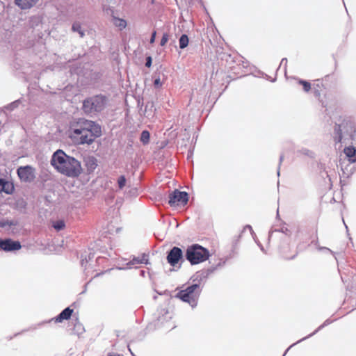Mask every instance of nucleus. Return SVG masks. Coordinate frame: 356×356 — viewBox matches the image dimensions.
<instances>
[{
  "label": "nucleus",
  "instance_id": "15",
  "mask_svg": "<svg viewBox=\"0 0 356 356\" xmlns=\"http://www.w3.org/2000/svg\"><path fill=\"white\" fill-rule=\"evenodd\" d=\"M86 165L90 170H93L97 166V159L93 156H88L86 159Z\"/></svg>",
  "mask_w": 356,
  "mask_h": 356
},
{
  "label": "nucleus",
  "instance_id": "5",
  "mask_svg": "<svg viewBox=\"0 0 356 356\" xmlns=\"http://www.w3.org/2000/svg\"><path fill=\"white\" fill-rule=\"evenodd\" d=\"M106 99L103 95H96L85 99L82 109L86 114L102 111L106 106Z\"/></svg>",
  "mask_w": 356,
  "mask_h": 356
},
{
  "label": "nucleus",
  "instance_id": "4",
  "mask_svg": "<svg viewBox=\"0 0 356 356\" xmlns=\"http://www.w3.org/2000/svg\"><path fill=\"white\" fill-rule=\"evenodd\" d=\"M186 257L192 265L197 264L209 259V252L201 245L195 244L188 247Z\"/></svg>",
  "mask_w": 356,
  "mask_h": 356
},
{
  "label": "nucleus",
  "instance_id": "9",
  "mask_svg": "<svg viewBox=\"0 0 356 356\" xmlns=\"http://www.w3.org/2000/svg\"><path fill=\"white\" fill-rule=\"evenodd\" d=\"M166 259L171 266H176L179 261L184 260L181 249L178 247H173L168 253Z\"/></svg>",
  "mask_w": 356,
  "mask_h": 356
},
{
  "label": "nucleus",
  "instance_id": "2",
  "mask_svg": "<svg viewBox=\"0 0 356 356\" xmlns=\"http://www.w3.org/2000/svg\"><path fill=\"white\" fill-rule=\"evenodd\" d=\"M51 163L58 172L70 177H78L82 171L79 161L60 149L54 153Z\"/></svg>",
  "mask_w": 356,
  "mask_h": 356
},
{
  "label": "nucleus",
  "instance_id": "19",
  "mask_svg": "<svg viewBox=\"0 0 356 356\" xmlns=\"http://www.w3.org/2000/svg\"><path fill=\"white\" fill-rule=\"evenodd\" d=\"M150 134L148 131H143L140 136V141L144 144H148L149 142Z\"/></svg>",
  "mask_w": 356,
  "mask_h": 356
},
{
  "label": "nucleus",
  "instance_id": "10",
  "mask_svg": "<svg viewBox=\"0 0 356 356\" xmlns=\"http://www.w3.org/2000/svg\"><path fill=\"white\" fill-rule=\"evenodd\" d=\"M21 248L22 245L19 241H14L12 239L0 241V249L6 252L19 250Z\"/></svg>",
  "mask_w": 356,
  "mask_h": 356
},
{
  "label": "nucleus",
  "instance_id": "16",
  "mask_svg": "<svg viewBox=\"0 0 356 356\" xmlns=\"http://www.w3.org/2000/svg\"><path fill=\"white\" fill-rule=\"evenodd\" d=\"M148 262V255L143 254L140 257L134 258L131 263L132 264H147Z\"/></svg>",
  "mask_w": 356,
  "mask_h": 356
},
{
  "label": "nucleus",
  "instance_id": "12",
  "mask_svg": "<svg viewBox=\"0 0 356 356\" xmlns=\"http://www.w3.org/2000/svg\"><path fill=\"white\" fill-rule=\"evenodd\" d=\"M15 187L13 182L5 179H0V193L4 192L6 194H12Z\"/></svg>",
  "mask_w": 356,
  "mask_h": 356
},
{
  "label": "nucleus",
  "instance_id": "26",
  "mask_svg": "<svg viewBox=\"0 0 356 356\" xmlns=\"http://www.w3.org/2000/svg\"><path fill=\"white\" fill-rule=\"evenodd\" d=\"M154 86L155 88H161L162 86V82L161 81L160 77L155 79L154 81Z\"/></svg>",
  "mask_w": 356,
  "mask_h": 356
},
{
  "label": "nucleus",
  "instance_id": "23",
  "mask_svg": "<svg viewBox=\"0 0 356 356\" xmlns=\"http://www.w3.org/2000/svg\"><path fill=\"white\" fill-rule=\"evenodd\" d=\"M53 226L55 228V229H56L57 231H60L65 228V224L63 220H58L54 223Z\"/></svg>",
  "mask_w": 356,
  "mask_h": 356
},
{
  "label": "nucleus",
  "instance_id": "14",
  "mask_svg": "<svg viewBox=\"0 0 356 356\" xmlns=\"http://www.w3.org/2000/svg\"><path fill=\"white\" fill-rule=\"evenodd\" d=\"M38 0H15L16 5L21 9H29L33 7Z\"/></svg>",
  "mask_w": 356,
  "mask_h": 356
},
{
  "label": "nucleus",
  "instance_id": "6",
  "mask_svg": "<svg viewBox=\"0 0 356 356\" xmlns=\"http://www.w3.org/2000/svg\"><path fill=\"white\" fill-rule=\"evenodd\" d=\"M200 293V285L194 284L187 286L185 289L181 290L177 293L176 297L184 302H188L191 306H194L197 303Z\"/></svg>",
  "mask_w": 356,
  "mask_h": 356
},
{
  "label": "nucleus",
  "instance_id": "17",
  "mask_svg": "<svg viewBox=\"0 0 356 356\" xmlns=\"http://www.w3.org/2000/svg\"><path fill=\"white\" fill-rule=\"evenodd\" d=\"M113 24L120 29H123L127 26L126 20L115 17H113Z\"/></svg>",
  "mask_w": 356,
  "mask_h": 356
},
{
  "label": "nucleus",
  "instance_id": "11",
  "mask_svg": "<svg viewBox=\"0 0 356 356\" xmlns=\"http://www.w3.org/2000/svg\"><path fill=\"white\" fill-rule=\"evenodd\" d=\"M73 312L74 310L72 309L67 307L63 310L57 316L53 318L51 321H54L55 323H62L63 321L69 320L71 318Z\"/></svg>",
  "mask_w": 356,
  "mask_h": 356
},
{
  "label": "nucleus",
  "instance_id": "20",
  "mask_svg": "<svg viewBox=\"0 0 356 356\" xmlns=\"http://www.w3.org/2000/svg\"><path fill=\"white\" fill-rule=\"evenodd\" d=\"M287 248H288L287 247H284L282 250V254L283 257L286 259H294L297 256L298 252H296L295 254H293L292 255H289L287 253Z\"/></svg>",
  "mask_w": 356,
  "mask_h": 356
},
{
  "label": "nucleus",
  "instance_id": "25",
  "mask_svg": "<svg viewBox=\"0 0 356 356\" xmlns=\"http://www.w3.org/2000/svg\"><path fill=\"white\" fill-rule=\"evenodd\" d=\"M169 40V35L168 33H163L162 38L161 40L160 44L161 46H165Z\"/></svg>",
  "mask_w": 356,
  "mask_h": 356
},
{
  "label": "nucleus",
  "instance_id": "24",
  "mask_svg": "<svg viewBox=\"0 0 356 356\" xmlns=\"http://www.w3.org/2000/svg\"><path fill=\"white\" fill-rule=\"evenodd\" d=\"M118 184L119 188L122 189L124 187V186L126 184V179L124 175H122L118 178Z\"/></svg>",
  "mask_w": 356,
  "mask_h": 356
},
{
  "label": "nucleus",
  "instance_id": "8",
  "mask_svg": "<svg viewBox=\"0 0 356 356\" xmlns=\"http://www.w3.org/2000/svg\"><path fill=\"white\" fill-rule=\"evenodd\" d=\"M17 173L19 179L24 182H31L35 177V169L30 165L19 167Z\"/></svg>",
  "mask_w": 356,
  "mask_h": 356
},
{
  "label": "nucleus",
  "instance_id": "21",
  "mask_svg": "<svg viewBox=\"0 0 356 356\" xmlns=\"http://www.w3.org/2000/svg\"><path fill=\"white\" fill-rule=\"evenodd\" d=\"M298 83L302 85L305 92H309L311 90V83L307 81L298 80Z\"/></svg>",
  "mask_w": 356,
  "mask_h": 356
},
{
  "label": "nucleus",
  "instance_id": "3",
  "mask_svg": "<svg viewBox=\"0 0 356 356\" xmlns=\"http://www.w3.org/2000/svg\"><path fill=\"white\" fill-rule=\"evenodd\" d=\"M356 133L353 122L349 119H343L341 122L334 126V141L339 143L344 140H355L354 135Z\"/></svg>",
  "mask_w": 356,
  "mask_h": 356
},
{
  "label": "nucleus",
  "instance_id": "18",
  "mask_svg": "<svg viewBox=\"0 0 356 356\" xmlns=\"http://www.w3.org/2000/svg\"><path fill=\"white\" fill-rule=\"evenodd\" d=\"M188 37L186 34H183L179 40L180 49H184L188 45Z\"/></svg>",
  "mask_w": 356,
  "mask_h": 356
},
{
  "label": "nucleus",
  "instance_id": "7",
  "mask_svg": "<svg viewBox=\"0 0 356 356\" xmlns=\"http://www.w3.org/2000/svg\"><path fill=\"white\" fill-rule=\"evenodd\" d=\"M188 201V195L186 192L174 191L169 195L168 203L171 207L185 206Z\"/></svg>",
  "mask_w": 356,
  "mask_h": 356
},
{
  "label": "nucleus",
  "instance_id": "22",
  "mask_svg": "<svg viewBox=\"0 0 356 356\" xmlns=\"http://www.w3.org/2000/svg\"><path fill=\"white\" fill-rule=\"evenodd\" d=\"M72 30L74 31L78 32L80 34L81 37H83L84 35L83 32L81 31V24L79 22H74L73 24V25H72Z\"/></svg>",
  "mask_w": 356,
  "mask_h": 356
},
{
  "label": "nucleus",
  "instance_id": "30",
  "mask_svg": "<svg viewBox=\"0 0 356 356\" xmlns=\"http://www.w3.org/2000/svg\"><path fill=\"white\" fill-rule=\"evenodd\" d=\"M7 225H8L7 222H6L5 220H0V227H3Z\"/></svg>",
  "mask_w": 356,
  "mask_h": 356
},
{
  "label": "nucleus",
  "instance_id": "13",
  "mask_svg": "<svg viewBox=\"0 0 356 356\" xmlns=\"http://www.w3.org/2000/svg\"><path fill=\"white\" fill-rule=\"evenodd\" d=\"M343 152L350 163L356 162V148L348 146L344 148Z\"/></svg>",
  "mask_w": 356,
  "mask_h": 356
},
{
  "label": "nucleus",
  "instance_id": "27",
  "mask_svg": "<svg viewBox=\"0 0 356 356\" xmlns=\"http://www.w3.org/2000/svg\"><path fill=\"white\" fill-rule=\"evenodd\" d=\"M156 31H154L152 34V36H151V38H150V40H149V42L151 44H153L155 41V38H156Z\"/></svg>",
  "mask_w": 356,
  "mask_h": 356
},
{
  "label": "nucleus",
  "instance_id": "28",
  "mask_svg": "<svg viewBox=\"0 0 356 356\" xmlns=\"http://www.w3.org/2000/svg\"><path fill=\"white\" fill-rule=\"evenodd\" d=\"M151 65H152V58H151V57H147L145 65L147 67H149L151 66Z\"/></svg>",
  "mask_w": 356,
  "mask_h": 356
},
{
  "label": "nucleus",
  "instance_id": "29",
  "mask_svg": "<svg viewBox=\"0 0 356 356\" xmlns=\"http://www.w3.org/2000/svg\"><path fill=\"white\" fill-rule=\"evenodd\" d=\"M315 86H316L317 88H321V87H323L324 85H323V81H317V83L315 84Z\"/></svg>",
  "mask_w": 356,
  "mask_h": 356
},
{
  "label": "nucleus",
  "instance_id": "31",
  "mask_svg": "<svg viewBox=\"0 0 356 356\" xmlns=\"http://www.w3.org/2000/svg\"><path fill=\"white\" fill-rule=\"evenodd\" d=\"M315 235L316 236L317 235V229L316 228L315 229Z\"/></svg>",
  "mask_w": 356,
  "mask_h": 356
},
{
  "label": "nucleus",
  "instance_id": "1",
  "mask_svg": "<svg viewBox=\"0 0 356 356\" xmlns=\"http://www.w3.org/2000/svg\"><path fill=\"white\" fill-rule=\"evenodd\" d=\"M101 133V127L95 122L80 120L71 127L69 137L75 145H90Z\"/></svg>",
  "mask_w": 356,
  "mask_h": 356
}]
</instances>
